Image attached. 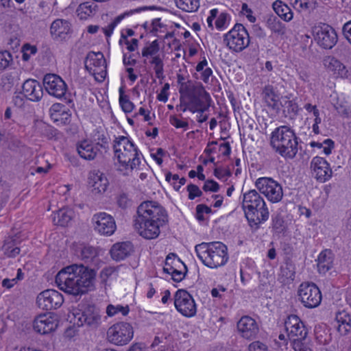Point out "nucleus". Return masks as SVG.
Here are the masks:
<instances>
[{
  "mask_svg": "<svg viewBox=\"0 0 351 351\" xmlns=\"http://www.w3.org/2000/svg\"><path fill=\"white\" fill-rule=\"evenodd\" d=\"M264 201V199L255 189L250 190L248 192L243 193L242 207L245 217H249L252 221L254 220V212L252 213V210Z\"/></svg>",
  "mask_w": 351,
  "mask_h": 351,
  "instance_id": "22",
  "label": "nucleus"
},
{
  "mask_svg": "<svg viewBox=\"0 0 351 351\" xmlns=\"http://www.w3.org/2000/svg\"><path fill=\"white\" fill-rule=\"evenodd\" d=\"M255 186L259 192L271 203H278L283 197L281 184L271 178H259L256 180Z\"/></svg>",
  "mask_w": 351,
  "mask_h": 351,
  "instance_id": "9",
  "label": "nucleus"
},
{
  "mask_svg": "<svg viewBox=\"0 0 351 351\" xmlns=\"http://www.w3.org/2000/svg\"><path fill=\"white\" fill-rule=\"evenodd\" d=\"M74 213L72 209L62 208L54 213L53 221L55 225L66 226L72 220Z\"/></svg>",
  "mask_w": 351,
  "mask_h": 351,
  "instance_id": "33",
  "label": "nucleus"
},
{
  "mask_svg": "<svg viewBox=\"0 0 351 351\" xmlns=\"http://www.w3.org/2000/svg\"><path fill=\"white\" fill-rule=\"evenodd\" d=\"M43 86L50 95L57 99L63 98L68 88L66 82L59 75L52 73L44 76Z\"/></svg>",
  "mask_w": 351,
  "mask_h": 351,
  "instance_id": "15",
  "label": "nucleus"
},
{
  "mask_svg": "<svg viewBox=\"0 0 351 351\" xmlns=\"http://www.w3.org/2000/svg\"><path fill=\"white\" fill-rule=\"evenodd\" d=\"M237 329L239 335L248 340L255 339L259 332L257 322L248 315H244L239 320Z\"/></svg>",
  "mask_w": 351,
  "mask_h": 351,
  "instance_id": "20",
  "label": "nucleus"
},
{
  "mask_svg": "<svg viewBox=\"0 0 351 351\" xmlns=\"http://www.w3.org/2000/svg\"><path fill=\"white\" fill-rule=\"evenodd\" d=\"M343 33L346 38L351 44V21L344 24L343 27Z\"/></svg>",
  "mask_w": 351,
  "mask_h": 351,
  "instance_id": "64",
  "label": "nucleus"
},
{
  "mask_svg": "<svg viewBox=\"0 0 351 351\" xmlns=\"http://www.w3.org/2000/svg\"><path fill=\"white\" fill-rule=\"evenodd\" d=\"M95 146H97L100 149H104L105 152L109 148L108 137L104 132L97 131L94 134Z\"/></svg>",
  "mask_w": 351,
  "mask_h": 351,
  "instance_id": "41",
  "label": "nucleus"
},
{
  "mask_svg": "<svg viewBox=\"0 0 351 351\" xmlns=\"http://www.w3.org/2000/svg\"><path fill=\"white\" fill-rule=\"evenodd\" d=\"M187 191L189 192V199H194L195 197H200L202 195V191L199 188L193 184H190L187 186Z\"/></svg>",
  "mask_w": 351,
  "mask_h": 351,
  "instance_id": "50",
  "label": "nucleus"
},
{
  "mask_svg": "<svg viewBox=\"0 0 351 351\" xmlns=\"http://www.w3.org/2000/svg\"><path fill=\"white\" fill-rule=\"evenodd\" d=\"M169 122L172 125H173L176 128H184L186 130L189 126V123L187 121L180 120V119L175 116L170 117Z\"/></svg>",
  "mask_w": 351,
  "mask_h": 351,
  "instance_id": "52",
  "label": "nucleus"
},
{
  "mask_svg": "<svg viewBox=\"0 0 351 351\" xmlns=\"http://www.w3.org/2000/svg\"><path fill=\"white\" fill-rule=\"evenodd\" d=\"M298 295L300 301L306 308H315L322 301L321 291L313 282H302L299 287Z\"/></svg>",
  "mask_w": 351,
  "mask_h": 351,
  "instance_id": "10",
  "label": "nucleus"
},
{
  "mask_svg": "<svg viewBox=\"0 0 351 351\" xmlns=\"http://www.w3.org/2000/svg\"><path fill=\"white\" fill-rule=\"evenodd\" d=\"M165 152L162 148H158L156 153H152L151 156L154 158V160L156 162L158 165H161L162 164V156L165 154Z\"/></svg>",
  "mask_w": 351,
  "mask_h": 351,
  "instance_id": "62",
  "label": "nucleus"
},
{
  "mask_svg": "<svg viewBox=\"0 0 351 351\" xmlns=\"http://www.w3.org/2000/svg\"><path fill=\"white\" fill-rule=\"evenodd\" d=\"M150 64L154 66V70L156 73V77L158 79L164 78V63L162 59L160 56H154L151 58L149 62Z\"/></svg>",
  "mask_w": 351,
  "mask_h": 351,
  "instance_id": "40",
  "label": "nucleus"
},
{
  "mask_svg": "<svg viewBox=\"0 0 351 351\" xmlns=\"http://www.w3.org/2000/svg\"><path fill=\"white\" fill-rule=\"evenodd\" d=\"M58 327V320L51 313L40 314L34 318V330L41 335L48 334Z\"/></svg>",
  "mask_w": 351,
  "mask_h": 351,
  "instance_id": "19",
  "label": "nucleus"
},
{
  "mask_svg": "<svg viewBox=\"0 0 351 351\" xmlns=\"http://www.w3.org/2000/svg\"><path fill=\"white\" fill-rule=\"evenodd\" d=\"M263 97L267 106L274 110H279V95L271 85H267L263 90Z\"/></svg>",
  "mask_w": 351,
  "mask_h": 351,
  "instance_id": "32",
  "label": "nucleus"
},
{
  "mask_svg": "<svg viewBox=\"0 0 351 351\" xmlns=\"http://www.w3.org/2000/svg\"><path fill=\"white\" fill-rule=\"evenodd\" d=\"M280 271L281 275L285 276L287 279H293L295 272L288 265H286L285 267H281Z\"/></svg>",
  "mask_w": 351,
  "mask_h": 351,
  "instance_id": "63",
  "label": "nucleus"
},
{
  "mask_svg": "<svg viewBox=\"0 0 351 351\" xmlns=\"http://www.w3.org/2000/svg\"><path fill=\"white\" fill-rule=\"evenodd\" d=\"M96 273L83 265L73 264L62 269L56 276V283L64 292L78 295L94 287Z\"/></svg>",
  "mask_w": 351,
  "mask_h": 351,
  "instance_id": "2",
  "label": "nucleus"
},
{
  "mask_svg": "<svg viewBox=\"0 0 351 351\" xmlns=\"http://www.w3.org/2000/svg\"><path fill=\"white\" fill-rule=\"evenodd\" d=\"M97 256V250L92 246L81 247L80 256L85 263L91 262Z\"/></svg>",
  "mask_w": 351,
  "mask_h": 351,
  "instance_id": "42",
  "label": "nucleus"
},
{
  "mask_svg": "<svg viewBox=\"0 0 351 351\" xmlns=\"http://www.w3.org/2000/svg\"><path fill=\"white\" fill-rule=\"evenodd\" d=\"M121 17L118 16V17L115 18V19L112 22H111L110 24H108V25L107 27H104L102 29L104 34L107 37H110L112 35L114 27L121 21Z\"/></svg>",
  "mask_w": 351,
  "mask_h": 351,
  "instance_id": "53",
  "label": "nucleus"
},
{
  "mask_svg": "<svg viewBox=\"0 0 351 351\" xmlns=\"http://www.w3.org/2000/svg\"><path fill=\"white\" fill-rule=\"evenodd\" d=\"M134 337V330L127 322H118L111 326L107 330L108 341L116 346L127 345Z\"/></svg>",
  "mask_w": 351,
  "mask_h": 351,
  "instance_id": "8",
  "label": "nucleus"
},
{
  "mask_svg": "<svg viewBox=\"0 0 351 351\" xmlns=\"http://www.w3.org/2000/svg\"><path fill=\"white\" fill-rule=\"evenodd\" d=\"M50 117L54 122L62 125L69 124L71 121V113L69 108L60 103L53 104L49 108Z\"/></svg>",
  "mask_w": 351,
  "mask_h": 351,
  "instance_id": "25",
  "label": "nucleus"
},
{
  "mask_svg": "<svg viewBox=\"0 0 351 351\" xmlns=\"http://www.w3.org/2000/svg\"><path fill=\"white\" fill-rule=\"evenodd\" d=\"M228 14L226 13H221L215 21L216 27L221 29L225 27L227 22Z\"/></svg>",
  "mask_w": 351,
  "mask_h": 351,
  "instance_id": "61",
  "label": "nucleus"
},
{
  "mask_svg": "<svg viewBox=\"0 0 351 351\" xmlns=\"http://www.w3.org/2000/svg\"><path fill=\"white\" fill-rule=\"evenodd\" d=\"M134 252V247L131 242L125 241L114 244L110 251L113 260L119 261L124 260Z\"/></svg>",
  "mask_w": 351,
  "mask_h": 351,
  "instance_id": "27",
  "label": "nucleus"
},
{
  "mask_svg": "<svg viewBox=\"0 0 351 351\" xmlns=\"http://www.w3.org/2000/svg\"><path fill=\"white\" fill-rule=\"evenodd\" d=\"M97 10V6L94 2H84L79 5L76 10L77 14L81 20H86L93 16Z\"/></svg>",
  "mask_w": 351,
  "mask_h": 351,
  "instance_id": "35",
  "label": "nucleus"
},
{
  "mask_svg": "<svg viewBox=\"0 0 351 351\" xmlns=\"http://www.w3.org/2000/svg\"><path fill=\"white\" fill-rule=\"evenodd\" d=\"M168 223L166 210L156 202L146 201L141 203L134 219V228L145 239L158 237L160 228Z\"/></svg>",
  "mask_w": 351,
  "mask_h": 351,
  "instance_id": "1",
  "label": "nucleus"
},
{
  "mask_svg": "<svg viewBox=\"0 0 351 351\" xmlns=\"http://www.w3.org/2000/svg\"><path fill=\"white\" fill-rule=\"evenodd\" d=\"M169 84L168 83H165L164 86L162 87L160 93L158 95L157 99L163 102H166L168 99V90H169Z\"/></svg>",
  "mask_w": 351,
  "mask_h": 351,
  "instance_id": "59",
  "label": "nucleus"
},
{
  "mask_svg": "<svg viewBox=\"0 0 351 351\" xmlns=\"http://www.w3.org/2000/svg\"><path fill=\"white\" fill-rule=\"evenodd\" d=\"M272 228L276 233L280 234L285 230V221L280 215H276L272 217Z\"/></svg>",
  "mask_w": 351,
  "mask_h": 351,
  "instance_id": "47",
  "label": "nucleus"
},
{
  "mask_svg": "<svg viewBox=\"0 0 351 351\" xmlns=\"http://www.w3.org/2000/svg\"><path fill=\"white\" fill-rule=\"evenodd\" d=\"M333 254L331 250L322 251L317 257V266L319 274H326L333 266Z\"/></svg>",
  "mask_w": 351,
  "mask_h": 351,
  "instance_id": "31",
  "label": "nucleus"
},
{
  "mask_svg": "<svg viewBox=\"0 0 351 351\" xmlns=\"http://www.w3.org/2000/svg\"><path fill=\"white\" fill-rule=\"evenodd\" d=\"M75 317L77 319L78 326H86L92 329L98 328L101 323L99 309L92 304L82 306L80 312L75 315Z\"/></svg>",
  "mask_w": 351,
  "mask_h": 351,
  "instance_id": "12",
  "label": "nucleus"
},
{
  "mask_svg": "<svg viewBox=\"0 0 351 351\" xmlns=\"http://www.w3.org/2000/svg\"><path fill=\"white\" fill-rule=\"evenodd\" d=\"M189 97L191 104L202 106L203 110H208L210 106V96L200 82L192 84Z\"/></svg>",
  "mask_w": 351,
  "mask_h": 351,
  "instance_id": "21",
  "label": "nucleus"
},
{
  "mask_svg": "<svg viewBox=\"0 0 351 351\" xmlns=\"http://www.w3.org/2000/svg\"><path fill=\"white\" fill-rule=\"evenodd\" d=\"M176 6L188 12H195L199 7V0H175Z\"/></svg>",
  "mask_w": 351,
  "mask_h": 351,
  "instance_id": "39",
  "label": "nucleus"
},
{
  "mask_svg": "<svg viewBox=\"0 0 351 351\" xmlns=\"http://www.w3.org/2000/svg\"><path fill=\"white\" fill-rule=\"evenodd\" d=\"M315 40L322 48L330 49L337 44L338 36L331 26L322 24L315 29Z\"/></svg>",
  "mask_w": 351,
  "mask_h": 351,
  "instance_id": "14",
  "label": "nucleus"
},
{
  "mask_svg": "<svg viewBox=\"0 0 351 351\" xmlns=\"http://www.w3.org/2000/svg\"><path fill=\"white\" fill-rule=\"evenodd\" d=\"M223 43L232 51L239 53L244 50L250 44V36L245 27L237 23L223 36Z\"/></svg>",
  "mask_w": 351,
  "mask_h": 351,
  "instance_id": "7",
  "label": "nucleus"
},
{
  "mask_svg": "<svg viewBox=\"0 0 351 351\" xmlns=\"http://www.w3.org/2000/svg\"><path fill=\"white\" fill-rule=\"evenodd\" d=\"M276 13L284 21H290L293 19V12L291 8L281 1H276L273 3Z\"/></svg>",
  "mask_w": 351,
  "mask_h": 351,
  "instance_id": "37",
  "label": "nucleus"
},
{
  "mask_svg": "<svg viewBox=\"0 0 351 351\" xmlns=\"http://www.w3.org/2000/svg\"><path fill=\"white\" fill-rule=\"evenodd\" d=\"M326 69L332 72L333 75L341 78H348L349 71L347 67L338 59L333 56H328L324 60Z\"/></svg>",
  "mask_w": 351,
  "mask_h": 351,
  "instance_id": "29",
  "label": "nucleus"
},
{
  "mask_svg": "<svg viewBox=\"0 0 351 351\" xmlns=\"http://www.w3.org/2000/svg\"><path fill=\"white\" fill-rule=\"evenodd\" d=\"M310 145L312 147H324V153L326 155H329L331 154V151L334 148V141L330 138H328L324 140L323 143L312 141L310 143Z\"/></svg>",
  "mask_w": 351,
  "mask_h": 351,
  "instance_id": "44",
  "label": "nucleus"
},
{
  "mask_svg": "<svg viewBox=\"0 0 351 351\" xmlns=\"http://www.w3.org/2000/svg\"><path fill=\"white\" fill-rule=\"evenodd\" d=\"M77 151L80 156L86 160H93L100 152L97 146L88 141L84 140L77 144Z\"/></svg>",
  "mask_w": 351,
  "mask_h": 351,
  "instance_id": "28",
  "label": "nucleus"
},
{
  "mask_svg": "<svg viewBox=\"0 0 351 351\" xmlns=\"http://www.w3.org/2000/svg\"><path fill=\"white\" fill-rule=\"evenodd\" d=\"M40 129L43 135L47 136L48 138H52L56 134V130L48 125L42 123L40 125Z\"/></svg>",
  "mask_w": 351,
  "mask_h": 351,
  "instance_id": "51",
  "label": "nucleus"
},
{
  "mask_svg": "<svg viewBox=\"0 0 351 351\" xmlns=\"http://www.w3.org/2000/svg\"><path fill=\"white\" fill-rule=\"evenodd\" d=\"M160 51V46L158 40H155L150 43L149 45L145 46L141 52V55L145 60H143L144 64H147V59L152 58L154 56H158Z\"/></svg>",
  "mask_w": 351,
  "mask_h": 351,
  "instance_id": "38",
  "label": "nucleus"
},
{
  "mask_svg": "<svg viewBox=\"0 0 351 351\" xmlns=\"http://www.w3.org/2000/svg\"><path fill=\"white\" fill-rule=\"evenodd\" d=\"M88 184L93 191L101 193L106 191L108 180L103 172L99 170H93L89 173Z\"/></svg>",
  "mask_w": 351,
  "mask_h": 351,
  "instance_id": "26",
  "label": "nucleus"
},
{
  "mask_svg": "<svg viewBox=\"0 0 351 351\" xmlns=\"http://www.w3.org/2000/svg\"><path fill=\"white\" fill-rule=\"evenodd\" d=\"M284 106V112H287L286 117H289L292 119L298 114L299 108L298 104L294 101L288 100L285 101Z\"/></svg>",
  "mask_w": 351,
  "mask_h": 351,
  "instance_id": "48",
  "label": "nucleus"
},
{
  "mask_svg": "<svg viewBox=\"0 0 351 351\" xmlns=\"http://www.w3.org/2000/svg\"><path fill=\"white\" fill-rule=\"evenodd\" d=\"M62 295L54 289H47L40 293L36 298L39 308L49 311L59 308L63 303Z\"/></svg>",
  "mask_w": 351,
  "mask_h": 351,
  "instance_id": "16",
  "label": "nucleus"
},
{
  "mask_svg": "<svg viewBox=\"0 0 351 351\" xmlns=\"http://www.w3.org/2000/svg\"><path fill=\"white\" fill-rule=\"evenodd\" d=\"M117 202L118 206L123 209L127 208L130 205V200L125 193L120 194L117 197Z\"/></svg>",
  "mask_w": 351,
  "mask_h": 351,
  "instance_id": "56",
  "label": "nucleus"
},
{
  "mask_svg": "<svg viewBox=\"0 0 351 351\" xmlns=\"http://www.w3.org/2000/svg\"><path fill=\"white\" fill-rule=\"evenodd\" d=\"M287 336L291 341L292 348L295 351H313L311 348L304 343L308 332L298 316L291 315L285 322Z\"/></svg>",
  "mask_w": 351,
  "mask_h": 351,
  "instance_id": "6",
  "label": "nucleus"
},
{
  "mask_svg": "<svg viewBox=\"0 0 351 351\" xmlns=\"http://www.w3.org/2000/svg\"><path fill=\"white\" fill-rule=\"evenodd\" d=\"M116 271L115 268L107 267L104 268L100 273V278L103 282H106L108 278Z\"/></svg>",
  "mask_w": 351,
  "mask_h": 351,
  "instance_id": "57",
  "label": "nucleus"
},
{
  "mask_svg": "<svg viewBox=\"0 0 351 351\" xmlns=\"http://www.w3.org/2000/svg\"><path fill=\"white\" fill-rule=\"evenodd\" d=\"M119 104L122 110L126 113L131 112L134 107V104L130 101L129 97L124 94L122 88L119 89Z\"/></svg>",
  "mask_w": 351,
  "mask_h": 351,
  "instance_id": "43",
  "label": "nucleus"
},
{
  "mask_svg": "<svg viewBox=\"0 0 351 351\" xmlns=\"http://www.w3.org/2000/svg\"><path fill=\"white\" fill-rule=\"evenodd\" d=\"M311 169L314 178L319 182L328 181L332 174L329 163L322 157L315 156L311 162Z\"/></svg>",
  "mask_w": 351,
  "mask_h": 351,
  "instance_id": "18",
  "label": "nucleus"
},
{
  "mask_svg": "<svg viewBox=\"0 0 351 351\" xmlns=\"http://www.w3.org/2000/svg\"><path fill=\"white\" fill-rule=\"evenodd\" d=\"M219 189V184L213 180L206 181L203 186V190L205 191L217 192Z\"/></svg>",
  "mask_w": 351,
  "mask_h": 351,
  "instance_id": "55",
  "label": "nucleus"
},
{
  "mask_svg": "<svg viewBox=\"0 0 351 351\" xmlns=\"http://www.w3.org/2000/svg\"><path fill=\"white\" fill-rule=\"evenodd\" d=\"M19 241L14 237H8L5 241L2 250L4 254L9 258H14L19 254L21 250L18 246Z\"/></svg>",
  "mask_w": 351,
  "mask_h": 351,
  "instance_id": "36",
  "label": "nucleus"
},
{
  "mask_svg": "<svg viewBox=\"0 0 351 351\" xmlns=\"http://www.w3.org/2000/svg\"><path fill=\"white\" fill-rule=\"evenodd\" d=\"M241 12L245 15L250 22L254 23L256 21V19L252 15V10L248 8L246 3L242 5Z\"/></svg>",
  "mask_w": 351,
  "mask_h": 351,
  "instance_id": "58",
  "label": "nucleus"
},
{
  "mask_svg": "<svg viewBox=\"0 0 351 351\" xmlns=\"http://www.w3.org/2000/svg\"><path fill=\"white\" fill-rule=\"evenodd\" d=\"M195 250L202 263L212 269L224 265L229 258L227 246L219 241L203 242Z\"/></svg>",
  "mask_w": 351,
  "mask_h": 351,
  "instance_id": "5",
  "label": "nucleus"
},
{
  "mask_svg": "<svg viewBox=\"0 0 351 351\" xmlns=\"http://www.w3.org/2000/svg\"><path fill=\"white\" fill-rule=\"evenodd\" d=\"M86 69L93 75L98 82H103L107 75L106 62L101 52H90L86 56Z\"/></svg>",
  "mask_w": 351,
  "mask_h": 351,
  "instance_id": "11",
  "label": "nucleus"
},
{
  "mask_svg": "<svg viewBox=\"0 0 351 351\" xmlns=\"http://www.w3.org/2000/svg\"><path fill=\"white\" fill-rule=\"evenodd\" d=\"M113 149L119 171H132L140 168L141 158L143 156L138 147L128 136L116 137Z\"/></svg>",
  "mask_w": 351,
  "mask_h": 351,
  "instance_id": "3",
  "label": "nucleus"
},
{
  "mask_svg": "<svg viewBox=\"0 0 351 351\" xmlns=\"http://www.w3.org/2000/svg\"><path fill=\"white\" fill-rule=\"evenodd\" d=\"M174 305L183 316L191 317L197 312L196 304L192 295L185 290L179 289L174 295Z\"/></svg>",
  "mask_w": 351,
  "mask_h": 351,
  "instance_id": "13",
  "label": "nucleus"
},
{
  "mask_svg": "<svg viewBox=\"0 0 351 351\" xmlns=\"http://www.w3.org/2000/svg\"><path fill=\"white\" fill-rule=\"evenodd\" d=\"M121 313L122 315L125 316L129 313L128 306H123L121 305L109 304L106 308V313L109 317H112L117 313Z\"/></svg>",
  "mask_w": 351,
  "mask_h": 351,
  "instance_id": "45",
  "label": "nucleus"
},
{
  "mask_svg": "<svg viewBox=\"0 0 351 351\" xmlns=\"http://www.w3.org/2000/svg\"><path fill=\"white\" fill-rule=\"evenodd\" d=\"M70 33L71 23L66 20L58 19L50 26V34L55 40H65Z\"/></svg>",
  "mask_w": 351,
  "mask_h": 351,
  "instance_id": "24",
  "label": "nucleus"
},
{
  "mask_svg": "<svg viewBox=\"0 0 351 351\" xmlns=\"http://www.w3.org/2000/svg\"><path fill=\"white\" fill-rule=\"evenodd\" d=\"M22 94L31 101H39L43 96V86L37 80L28 79L23 84Z\"/></svg>",
  "mask_w": 351,
  "mask_h": 351,
  "instance_id": "23",
  "label": "nucleus"
},
{
  "mask_svg": "<svg viewBox=\"0 0 351 351\" xmlns=\"http://www.w3.org/2000/svg\"><path fill=\"white\" fill-rule=\"evenodd\" d=\"M336 321L338 323L337 330L341 335H346L351 329V317L345 311L336 314Z\"/></svg>",
  "mask_w": 351,
  "mask_h": 351,
  "instance_id": "34",
  "label": "nucleus"
},
{
  "mask_svg": "<svg viewBox=\"0 0 351 351\" xmlns=\"http://www.w3.org/2000/svg\"><path fill=\"white\" fill-rule=\"evenodd\" d=\"M254 212L255 215L254 220L252 221L249 217L246 218L251 228L256 230L260 228L261 223L265 222L269 219V212L265 201L258 204L252 210V213Z\"/></svg>",
  "mask_w": 351,
  "mask_h": 351,
  "instance_id": "30",
  "label": "nucleus"
},
{
  "mask_svg": "<svg viewBox=\"0 0 351 351\" xmlns=\"http://www.w3.org/2000/svg\"><path fill=\"white\" fill-rule=\"evenodd\" d=\"M298 139L293 129L281 125L271 133L269 144L274 152L285 159H293L298 152Z\"/></svg>",
  "mask_w": 351,
  "mask_h": 351,
  "instance_id": "4",
  "label": "nucleus"
},
{
  "mask_svg": "<svg viewBox=\"0 0 351 351\" xmlns=\"http://www.w3.org/2000/svg\"><path fill=\"white\" fill-rule=\"evenodd\" d=\"M248 350L249 351H268V347L265 343L256 341L249 345Z\"/></svg>",
  "mask_w": 351,
  "mask_h": 351,
  "instance_id": "54",
  "label": "nucleus"
},
{
  "mask_svg": "<svg viewBox=\"0 0 351 351\" xmlns=\"http://www.w3.org/2000/svg\"><path fill=\"white\" fill-rule=\"evenodd\" d=\"M184 267L186 271L182 272V271H179L177 269H175L170 274L171 275L173 281L179 282L184 278L186 272V267L184 265Z\"/></svg>",
  "mask_w": 351,
  "mask_h": 351,
  "instance_id": "60",
  "label": "nucleus"
},
{
  "mask_svg": "<svg viewBox=\"0 0 351 351\" xmlns=\"http://www.w3.org/2000/svg\"><path fill=\"white\" fill-rule=\"evenodd\" d=\"M268 27L275 33L283 34L285 33V27L282 23L276 17L269 18L267 21Z\"/></svg>",
  "mask_w": 351,
  "mask_h": 351,
  "instance_id": "46",
  "label": "nucleus"
},
{
  "mask_svg": "<svg viewBox=\"0 0 351 351\" xmlns=\"http://www.w3.org/2000/svg\"><path fill=\"white\" fill-rule=\"evenodd\" d=\"M12 60V56L8 51L0 52V70L5 69Z\"/></svg>",
  "mask_w": 351,
  "mask_h": 351,
  "instance_id": "49",
  "label": "nucleus"
},
{
  "mask_svg": "<svg viewBox=\"0 0 351 351\" xmlns=\"http://www.w3.org/2000/svg\"><path fill=\"white\" fill-rule=\"evenodd\" d=\"M92 221L95 231L102 235L110 236L117 228L114 218L106 213H99L94 215Z\"/></svg>",
  "mask_w": 351,
  "mask_h": 351,
  "instance_id": "17",
  "label": "nucleus"
}]
</instances>
